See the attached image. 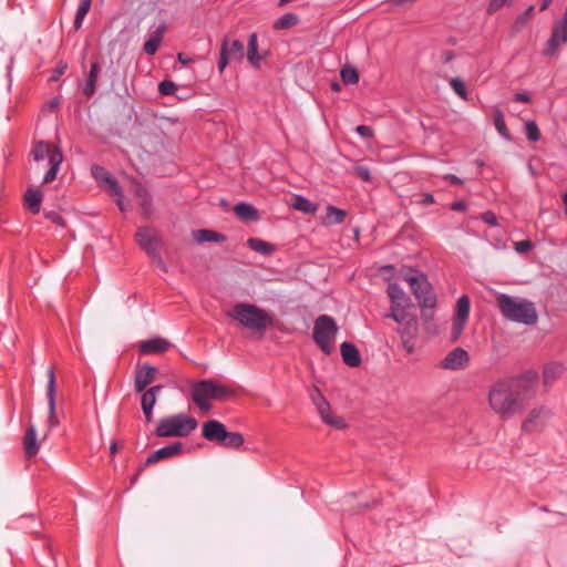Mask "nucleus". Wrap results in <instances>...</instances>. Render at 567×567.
<instances>
[{
  "mask_svg": "<svg viewBox=\"0 0 567 567\" xmlns=\"http://www.w3.org/2000/svg\"><path fill=\"white\" fill-rule=\"evenodd\" d=\"M537 380V372L527 371L517 379L495 382L488 392L489 408L503 421L514 417L534 395Z\"/></svg>",
  "mask_w": 567,
  "mask_h": 567,
  "instance_id": "nucleus-1",
  "label": "nucleus"
},
{
  "mask_svg": "<svg viewBox=\"0 0 567 567\" xmlns=\"http://www.w3.org/2000/svg\"><path fill=\"white\" fill-rule=\"evenodd\" d=\"M497 307L509 321L532 326L537 321V311L532 301L519 299L506 293H498L496 297Z\"/></svg>",
  "mask_w": 567,
  "mask_h": 567,
  "instance_id": "nucleus-2",
  "label": "nucleus"
},
{
  "mask_svg": "<svg viewBox=\"0 0 567 567\" xmlns=\"http://www.w3.org/2000/svg\"><path fill=\"white\" fill-rule=\"evenodd\" d=\"M236 394L235 390L214 379L196 382L192 389V399L202 411H209V400L228 401Z\"/></svg>",
  "mask_w": 567,
  "mask_h": 567,
  "instance_id": "nucleus-3",
  "label": "nucleus"
},
{
  "mask_svg": "<svg viewBox=\"0 0 567 567\" xmlns=\"http://www.w3.org/2000/svg\"><path fill=\"white\" fill-rule=\"evenodd\" d=\"M228 316L254 331L262 332L274 323V319L268 312L251 303H236Z\"/></svg>",
  "mask_w": 567,
  "mask_h": 567,
  "instance_id": "nucleus-4",
  "label": "nucleus"
},
{
  "mask_svg": "<svg viewBox=\"0 0 567 567\" xmlns=\"http://www.w3.org/2000/svg\"><path fill=\"white\" fill-rule=\"evenodd\" d=\"M197 426L195 417L178 413L161 419L154 433L157 437H186Z\"/></svg>",
  "mask_w": 567,
  "mask_h": 567,
  "instance_id": "nucleus-5",
  "label": "nucleus"
},
{
  "mask_svg": "<svg viewBox=\"0 0 567 567\" xmlns=\"http://www.w3.org/2000/svg\"><path fill=\"white\" fill-rule=\"evenodd\" d=\"M202 435L210 442H216L227 449H239L245 439L239 432H228L226 426L217 420H208L203 424Z\"/></svg>",
  "mask_w": 567,
  "mask_h": 567,
  "instance_id": "nucleus-6",
  "label": "nucleus"
},
{
  "mask_svg": "<svg viewBox=\"0 0 567 567\" xmlns=\"http://www.w3.org/2000/svg\"><path fill=\"white\" fill-rule=\"evenodd\" d=\"M339 331L336 320L328 315L319 316L313 324L312 338L319 349L327 355L333 350V341Z\"/></svg>",
  "mask_w": 567,
  "mask_h": 567,
  "instance_id": "nucleus-7",
  "label": "nucleus"
},
{
  "mask_svg": "<svg viewBox=\"0 0 567 567\" xmlns=\"http://www.w3.org/2000/svg\"><path fill=\"white\" fill-rule=\"evenodd\" d=\"M417 300L419 306L424 309H433L436 306V296L426 276L417 270H411L403 277Z\"/></svg>",
  "mask_w": 567,
  "mask_h": 567,
  "instance_id": "nucleus-8",
  "label": "nucleus"
},
{
  "mask_svg": "<svg viewBox=\"0 0 567 567\" xmlns=\"http://www.w3.org/2000/svg\"><path fill=\"white\" fill-rule=\"evenodd\" d=\"M31 155L35 162L49 159V169L43 176V184H49L55 179L56 174L60 169V165L63 161L62 152L59 147H52L47 142H38L31 151Z\"/></svg>",
  "mask_w": 567,
  "mask_h": 567,
  "instance_id": "nucleus-9",
  "label": "nucleus"
},
{
  "mask_svg": "<svg viewBox=\"0 0 567 567\" xmlns=\"http://www.w3.org/2000/svg\"><path fill=\"white\" fill-rule=\"evenodd\" d=\"M135 237L140 247L145 250L152 260L156 262L161 269L167 271V267L159 255L161 238L156 230L151 227H140Z\"/></svg>",
  "mask_w": 567,
  "mask_h": 567,
  "instance_id": "nucleus-10",
  "label": "nucleus"
},
{
  "mask_svg": "<svg viewBox=\"0 0 567 567\" xmlns=\"http://www.w3.org/2000/svg\"><path fill=\"white\" fill-rule=\"evenodd\" d=\"M388 296L391 300L390 313L388 318L393 319L398 323H402L405 319V308L410 305V299L404 290L395 282L389 284Z\"/></svg>",
  "mask_w": 567,
  "mask_h": 567,
  "instance_id": "nucleus-11",
  "label": "nucleus"
},
{
  "mask_svg": "<svg viewBox=\"0 0 567 567\" xmlns=\"http://www.w3.org/2000/svg\"><path fill=\"white\" fill-rule=\"evenodd\" d=\"M551 416V411L546 406H536L529 411L522 423V431L525 433L542 432Z\"/></svg>",
  "mask_w": 567,
  "mask_h": 567,
  "instance_id": "nucleus-12",
  "label": "nucleus"
},
{
  "mask_svg": "<svg viewBox=\"0 0 567 567\" xmlns=\"http://www.w3.org/2000/svg\"><path fill=\"white\" fill-rule=\"evenodd\" d=\"M565 43H567V7L563 18L554 23L550 38L543 50V54L551 56Z\"/></svg>",
  "mask_w": 567,
  "mask_h": 567,
  "instance_id": "nucleus-13",
  "label": "nucleus"
},
{
  "mask_svg": "<svg viewBox=\"0 0 567 567\" xmlns=\"http://www.w3.org/2000/svg\"><path fill=\"white\" fill-rule=\"evenodd\" d=\"M183 452V443L182 442H173L172 444H168L166 446H163L154 452H152L145 463L141 466V468L137 472V475L141 474V472L150 465H153L162 460L171 458L176 455H179Z\"/></svg>",
  "mask_w": 567,
  "mask_h": 567,
  "instance_id": "nucleus-14",
  "label": "nucleus"
},
{
  "mask_svg": "<svg viewBox=\"0 0 567 567\" xmlns=\"http://www.w3.org/2000/svg\"><path fill=\"white\" fill-rule=\"evenodd\" d=\"M468 362L470 355L467 351L462 348H455L445 355L440 367L446 370H460L465 368Z\"/></svg>",
  "mask_w": 567,
  "mask_h": 567,
  "instance_id": "nucleus-15",
  "label": "nucleus"
},
{
  "mask_svg": "<svg viewBox=\"0 0 567 567\" xmlns=\"http://www.w3.org/2000/svg\"><path fill=\"white\" fill-rule=\"evenodd\" d=\"M47 398L49 408V426L54 427L59 425V420L55 415V373L52 367L48 369Z\"/></svg>",
  "mask_w": 567,
  "mask_h": 567,
  "instance_id": "nucleus-16",
  "label": "nucleus"
},
{
  "mask_svg": "<svg viewBox=\"0 0 567 567\" xmlns=\"http://www.w3.org/2000/svg\"><path fill=\"white\" fill-rule=\"evenodd\" d=\"M133 192L138 200V206L145 218H150L153 214V202L148 189L140 182H134Z\"/></svg>",
  "mask_w": 567,
  "mask_h": 567,
  "instance_id": "nucleus-17",
  "label": "nucleus"
},
{
  "mask_svg": "<svg viewBox=\"0 0 567 567\" xmlns=\"http://www.w3.org/2000/svg\"><path fill=\"white\" fill-rule=\"evenodd\" d=\"M156 368L148 364H143L135 372L134 388L136 392H143L154 380Z\"/></svg>",
  "mask_w": 567,
  "mask_h": 567,
  "instance_id": "nucleus-18",
  "label": "nucleus"
},
{
  "mask_svg": "<svg viewBox=\"0 0 567 567\" xmlns=\"http://www.w3.org/2000/svg\"><path fill=\"white\" fill-rule=\"evenodd\" d=\"M172 347V343L161 337H155L146 341H142L138 346L143 354H161L166 352Z\"/></svg>",
  "mask_w": 567,
  "mask_h": 567,
  "instance_id": "nucleus-19",
  "label": "nucleus"
},
{
  "mask_svg": "<svg viewBox=\"0 0 567 567\" xmlns=\"http://www.w3.org/2000/svg\"><path fill=\"white\" fill-rule=\"evenodd\" d=\"M162 385H154L142 395V410L146 422H151L153 420V409L156 404L157 394L162 391Z\"/></svg>",
  "mask_w": 567,
  "mask_h": 567,
  "instance_id": "nucleus-20",
  "label": "nucleus"
},
{
  "mask_svg": "<svg viewBox=\"0 0 567 567\" xmlns=\"http://www.w3.org/2000/svg\"><path fill=\"white\" fill-rule=\"evenodd\" d=\"M220 49H226L227 56L237 62H241L245 56L244 44L239 40H231L228 35L224 37Z\"/></svg>",
  "mask_w": 567,
  "mask_h": 567,
  "instance_id": "nucleus-21",
  "label": "nucleus"
},
{
  "mask_svg": "<svg viewBox=\"0 0 567 567\" xmlns=\"http://www.w3.org/2000/svg\"><path fill=\"white\" fill-rule=\"evenodd\" d=\"M341 357L343 362L351 368H357L361 364V355L358 348L350 342H343L340 346Z\"/></svg>",
  "mask_w": 567,
  "mask_h": 567,
  "instance_id": "nucleus-22",
  "label": "nucleus"
},
{
  "mask_svg": "<svg viewBox=\"0 0 567 567\" xmlns=\"http://www.w3.org/2000/svg\"><path fill=\"white\" fill-rule=\"evenodd\" d=\"M39 447L40 445L37 440V429L33 424H29L23 439V449L25 456L28 458L35 456L39 452Z\"/></svg>",
  "mask_w": 567,
  "mask_h": 567,
  "instance_id": "nucleus-23",
  "label": "nucleus"
},
{
  "mask_svg": "<svg viewBox=\"0 0 567 567\" xmlns=\"http://www.w3.org/2000/svg\"><path fill=\"white\" fill-rule=\"evenodd\" d=\"M264 59V55L258 53V38L257 33L252 32L249 34L247 45V60L254 68H259Z\"/></svg>",
  "mask_w": 567,
  "mask_h": 567,
  "instance_id": "nucleus-24",
  "label": "nucleus"
},
{
  "mask_svg": "<svg viewBox=\"0 0 567 567\" xmlns=\"http://www.w3.org/2000/svg\"><path fill=\"white\" fill-rule=\"evenodd\" d=\"M164 32H165V25L164 24H161L152 34L151 37L148 38V40L144 43V52L147 54V55H154L161 43H162V40H163V35H164Z\"/></svg>",
  "mask_w": 567,
  "mask_h": 567,
  "instance_id": "nucleus-25",
  "label": "nucleus"
},
{
  "mask_svg": "<svg viewBox=\"0 0 567 567\" xmlns=\"http://www.w3.org/2000/svg\"><path fill=\"white\" fill-rule=\"evenodd\" d=\"M234 212L238 218L245 221H255L259 218L258 210L251 204L248 203H238L234 207Z\"/></svg>",
  "mask_w": 567,
  "mask_h": 567,
  "instance_id": "nucleus-26",
  "label": "nucleus"
},
{
  "mask_svg": "<svg viewBox=\"0 0 567 567\" xmlns=\"http://www.w3.org/2000/svg\"><path fill=\"white\" fill-rule=\"evenodd\" d=\"M42 193L38 189H28L24 195L25 207L32 213L38 214L41 208Z\"/></svg>",
  "mask_w": 567,
  "mask_h": 567,
  "instance_id": "nucleus-27",
  "label": "nucleus"
},
{
  "mask_svg": "<svg viewBox=\"0 0 567 567\" xmlns=\"http://www.w3.org/2000/svg\"><path fill=\"white\" fill-rule=\"evenodd\" d=\"M194 239L198 243H206V241H224L226 239L225 235L209 230V229H198L193 231Z\"/></svg>",
  "mask_w": 567,
  "mask_h": 567,
  "instance_id": "nucleus-28",
  "label": "nucleus"
},
{
  "mask_svg": "<svg viewBox=\"0 0 567 567\" xmlns=\"http://www.w3.org/2000/svg\"><path fill=\"white\" fill-rule=\"evenodd\" d=\"M100 72V66L96 62H93L90 68V72L86 79V83L83 89L84 95L87 97L92 96L96 90V81Z\"/></svg>",
  "mask_w": 567,
  "mask_h": 567,
  "instance_id": "nucleus-29",
  "label": "nucleus"
},
{
  "mask_svg": "<svg viewBox=\"0 0 567 567\" xmlns=\"http://www.w3.org/2000/svg\"><path fill=\"white\" fill-rule=\"evenodd\" d=\"M402 327L398 330L401 339H416L417 336V321L415 318L404 319Z\"/></svg>",
  "mask_w": 567,
  "mask_h": 567,
  "instance_id": "nucleus-30",
  "label": "nucleus"
},
{
  "mask_svg": "<svg viewBox=\"0 0 567 567\" xmlns=\"http://www.w3.org/2000/svg\"><path fill=\"white\" fill-rule=\"evenodd\" d=\"M564 372V367L561 363L558 362H551L545 365L543 370V377L545 380V383H551L557 378H559Z\"/></svg>",
  "mask_w": 567,
  "mask_h": 567,
  "instance_id": "nucleus-31",
  "label": "nucleus"
},
{
  "mask_svg": "<svg viewBox=\"0 0 567 567\" xmlns=\"http://www.w3.org/2000/svg\"><path fill=\"white\" fill-rule=\"evenodd\" d=\"M493 122H494L495 128L497 130L499 135L502 137H504L505 140L509 141L511 134H509L506 123H505L504 113L499 109L494 110Z\"/></svg>",
  "mask_w": 567,
  "mask_h": 567,
  "instance_id": "nucleus-32",
  "label": "nucleus"
},
{
  "mask_svg": "<svg viewBox=\"0 0 567 567\" xmlns=\"http://www.w3.org/2000/svg\"><path fill=\"white\" fill-rule=\"evenodd\" d=\"M247 246L264 256L270 255L274 251V246L265 240L259 238H249L247 240Z\"/></svg>",
  "mask_w": 567,
  "mask_h": 567,
  "instance_id": "nucleus-33",
  "label": "nucleus"
},
{
  "mask_svg": "<svg viewBox=\"0 0 567 567\" xmlns=\"http://www.w3.org/2000/svg\"><path fill=\"white\" fill-rule=\"evenodd\" d=\"M312 401L317 408V412L319 413L321 420L330 415V404L318 390H316V394L312 395Z\"/></svg>",
  "mask_w": 567,
  "mask_h": 567,
  "instance_id": "nucleus-34",
  "label": "nucleus"
},
{
  "mask_svg": "<svg viewBox=\"0 0 567 567\" xmlns=\"http://www.w3.org/2000/svg\"><path fill=\"white\" fill-rule=\"evenodd\" d=\"M299 22V17L296 13L289 12L281 16L275 23V30H286L295 27Z\"/></svg>",
  "mask_w": 567,
  "mask_h": 567,
  "instance_id": "nucleus-35",
  "label": "nucleus"
},
{
  "mask_svg": "<svg viewBox=\"0 0 567 567\" xmlns=\"http://www.w3.org/2000/svg\"><path fill=\"white\" fill-rule=\"evenodd\" d=\"M471 301L468 296L463 295L456 303L455 317L456 319L467 320L470 316Z\"/></svg>",
  "mask_w": 567,
  "mask_h": 567,
  "instance_id": "nucleus-36",
  "label": "nucleus"
},
{
  "mask_svg": "<svg viewBox=\"0 0 567 567\" xmlns=\"http://www.w3.org/2000/svg\"><path fill=\"white\" fill-rule=\"evenodd\" d=\"M292 206L297 210H300V212L306 213V214H313L317 210V207H316L315 204H312L306 197L300 196V195H296L293 197Z\"/></svg>",
  "mask_w": 567,
  "mask_h": 567,
  "instance_id": "nucleus-37",
  "label": "nucleus"
},
{
  "mask_svg": "<svg viewBox=\"0 0 567 567\" xmlns=\"http://www.w3.org/2000/svg\"><path fill=\"white\" fill-rule=\"evenodd\" d=\"M347 217V213L343 209L337 208L334 206H328L327 208V221L329 224L339 225L344 221Z\"/></svg>",
  "mask_w": 567,
  "mask_h": 567,
  "instance_id": "nucleus-38",
  "label": "nucleus"
},
{
  "mask_svg": "<svg viewBox=\"0 0 567 567\" xmlns=\"http://www.w3.org/2000/svg\"><path fill=\"white\" fill-rule=\"evenodd\" d=\"M91 1L92 0H81L80 4L78 7V11L75 14V19L73 22L74 29L79 30L82 27L83 20L85 16L89 13L91 9Z\"/></svg>",
  "mask_w": 567,
  "mask_h": 567,
  "instance_id": "nucleus-39",
  "label": "nucleus"
},
{
  "mask_svg": "<svg viewBox=\"0 0 567 567\" xmlns=\"http://www.w3.org/2000/svg\"><path fill=\"white\" fill-rule=\"evenodd\" d=\"M340 76L344 84H355L359 82V73L352 66H343L340 71Z\"/></svg>",
  "mask_w": 567,
  "mask_h": 567,
  "instance_id": "nucleus-40",
  "label": "nucleus"
},
{
  "mask_svg": "<svg viewBox=\"0 0 567 567\" xmlns=\"http://www.w3.org/2000/svg\"><path fill=\"white\" fill-rule=\"evenodd\" d=\"M92 176L100 185H104L112 177V175L103 167L99 165H93L91 167Z\"/></svg>",
  "mask_w": 567,
  "mask_h": 567,
  "instance_id": "nucleus-41",
  "label": "nucleus"
},
{
  "mask_svg": "<svg viewBox=\"0 0 567 567\" xmlns=\"http://www.w3.org/2000/svg\"><path fill=\"white\" fill-rule=\"evenodd\" d=\"M450 85L453 91L460 96L462 100L467 101L468 94L464 82L460 78H452L450 80Z\"/></svg>",
  "mask_w": 567,
  "mask_h": 567,
  "instance_id": "nucleus-42",
  "label": "nucleus"
},
{
  "mask_svg": "<svg viewBox=\"0 0 567 567\" xmlns=\"http://www.w3.org/2000/svg\"><path fill=\"white\" fill-rule=\"evenodd\" d=\"M525 134L530 142H537L540 138L539 128L534 121L526 122Z\"/></svg>",
  "mask_w": 567,
  "mask_h": 567,
  "instance_id": "nucleus-43",
  "label": "nucleus"
},
{
  "mask_svg": "<svg viewBox=\"0 0 567 567\" xmlns=\"http://www.w3.org/2000/svg\"><path fill=\"white\" fill-rule=\"evenodd\" d=\"M105 189L113 197H123V192L117 181L114 177H111L106 184L103 185Z\"/></svg>",
  "mask_w": 567,
  "mask_h": 567,
  "instance_id": "nucleus-44",
  "label": "nucleus"
},
{
  "mask_svg": "<svg viewBox=\"0 0 567 567\" xmlns=\"http://www.w3.org/2000/svg\"><path fill=\"white\" fill-rule=\"evenodd\" d=\"M326 424L330 425L333 429L341 430L346 427V422L342 417L334 415L330 412L326 419L322 420Z\"/></svg>",
  "mask_w": 567,
  "mask_h": 567,
  "instance_id": "nucleus-45",
  "label": "nucleus"
},
{
  "mask_svg": "<svg viewBox=\"0 0 567 567\" xmlns=\"http://www.w3.org/2000/svg\"><path fill=\"white\" fill-rule=\"evenodd\" d=\"M158 91L162 95H173L177 91V85L169 80H164L158 84Z\"/></svg>",
  "mask_w": 567,
  "mask_h": 567,
  "instance_id": "nucleus-46",
  "label": "nucleus"
},
{
  "mask_svg": "<svg viewBox=\"0 0 567 567\" xmlns=\"http://www.w3.org/2000/svg\"><path fill=\"white\" fill-rule=\"evenodd\" d=\"M534 10H535V7L534 6H529L526 9V11L516 19L515 27L517 29L523 28L529 21Z\"/></svg>",
  "mask_w": 567,
  "mask_h": 567,
  "instance_id": "nucleus-47",
  "label": "nucleus"
},
{
  "mask_svg": "<svg viewBox=\"0 0 567 567\" xmlns=\"http://www.w3.org/2000/svg\"><path fill=\"white\" fill-rule=\"evenodd\" d=\"M467 320H461L454 318L453 326H452V339L457 340L458 337L462 334L465 323Z\"/></svg>",
  "mask_w": 567,
  "mask_h": 567,
  "instance_id": "nucleus-48",
  "label": "nucleus"
},
{
  "mask_svg": "<svg viewBox=\"0 0 567 567\" xmlns=\"http://www.w3.org/2000/svg\"><path fill=\"white\" fill-rule=\"evenodd\" d=\"M354 174L362 181V182H371V173L370 169L367 166L358 165L354 167Z\"/></svg>",
  "mask_w": 567,
  "mask_h": 567,
  "instance_id": "nucleus-49",
  "label": "nucleus"
},
{
  "mask_svg": "<svg viewBox=\"0 0 567 567\" xmlns=\"http://www.w3.org/2000/svg\"><path fill=\"white\" fill-rule=\"evenodd\" d=\"M481 219L492 226V227H496L498 226V221H497V217L496 215L492 212V210H486L484 212L482 215H481Z\"/></svg>",
  "mask_w": 567,
  "mask_h": 567,
  "instance_id": "nucleus-50",
  "label": "nucleus"
},
{
  "mask_svg": "<svg viewBox=\"0 0 567 567\" xmlns=\"http://www.w3.org/2000/svg\"><path fill=\"white\" fill-rule=\"evenodd\" d=\"M44 215L48 220H50L51 223H53L58 226L63 227L65 225L64 218L54 210L47 212Z\"/></svg>",
  "mask_w": 567,
  "mask_h": 567,
  "instance_id": "nucleus-51",
  "label": "nucleus"
},
{
  "mask_svg": "<svg viewBox=\"0 0 567 567\" xmlns=\"http://www.w3.org/2000/svg\"><path fill=\"white\" fill-rule=\"evenodd\" d=\"M231 60L227 56V52H226V49H220V52H219V60H218V71L220 73L224 72V70L226 69V66L229 64Z\"/></svg>",
  "mask_w": 567,
  "mask_h": 567,
  "instance_id": "nucleus-52",
  "label": "nucleus"
},
{
  "mask_svg": "<svg viewBox=\"0 0 567 567\" xmlns=\"http://www.w3.org/2000/svg\"><path fill=\"white\" fill-rule=\"evenodd\" d=\"M355 132L362 136V137H365V138H371L373 137V128L371 126H368V125H358L355 127Z\"/></svg>",
  "mask_w": 567,
  "mask_h": 567,
  "instance_id": "nucleus-53",
  "label": "nucleus"
},
{
  "mask_svg": "<svg viewBox=\"0 0 567 567\" xmlns=\"http://www.w3.org/2000/svg\"><path fill=\"white\" fill-rule=\"evenodd\" d=\"M533 248V243L530 240H520L515 243V250L519 254H524L529 251Z\"/></svg>",
  "mask_w": 567,
  "mask_h": 567,
  "instance_id": "nucleus-54",
  "label": "nucleus"
},
{
  "mask_svg": "<svg viewBox=\"0 0 567 567\" xmlns=\"http://www.w3.org/2000/svg\"><path fill=\"white\" fill-rule=\"evenodd\" d=\"M508 0H491L488 4V12L493 13L499 10Z\"/></svg>",
  "mask_w": 567,
  "mask_h": 567,
  "instance_id": "nucleus-55",
  "label": "nucleus"
},
{
  "mask_svg": "<svg viewBox=\"0 0 567 567\" xmlns=\"http://www.w3.org/2000/svg\"><path fill=\"white\" fill-rule=\"evenodd\" d=\"M402 343L406 352L412 353L415 348V339H402Z\"/></svg>",
  "mask_w": 567,
  "mask_h": 567,
  "instance_id": "nucleus-56",
  "label": "nucleus"
},
{
  "mask_svg": "<svg viewBox=\"0 0 567 567\" xmlns=\"http://www.w3.org/2000/svg\"><path fill=\"white\" fill-rule=\"evenodd\" d=\"M514 101L528 103L530 102V96L527 93H516L514 95Z\"/></svg>",
  "mask_w": 567,
  "mask_h": 567,
  "instance_id": "nucleus-57",
  "label": "nucleus"
},
{
  "mask_svg": "<svg viewBox=\"0 0 567 567\" xmlns=\"http://www.w3.org/2000/svg\"><path fill=\"white\" fill-rule=\"evenodd\" d=\"M444 179L449 181L450 183L456 184V185H462L463 184V181L460 177H457L456 175H454V174H446L444 176Z\"/></svg>",
  "mask_w": 567,
  "mask_h": 567,
  "instance_id": "nucleus-58",
  "label": "nucleus"
},
{
  "mask_svg": "<svg viewBox=\"0 0 567 567\" xmlns=\"http://www.w3.org/2000/svg\"><path fill=\"white\" fill-rule=\"evenodd\" d=\"M435 199H434V196L432 194H424L422 196V199L420 200V203L422 205H432L434 204Z\"/></svg>",
  "mask_w": 567,
  "mask_h": 567,
  "instance_id": "nucleus-59",
  "label": "nucleus"
},
{
  "mask_svg": "<svg viewBox=\"0 0 567 567\" xmlns=\"http://www.w3.org/2000/svg\"><path fill=\"white\" fill-rule=\"evenodd\" d=\"M451 208H452V210H455V212H463L466 209V205L464 202H454V203H452Z\"/></svg>",
  "mask_w": 567,
  "mask_h": 567,
  "instance_id": "nucleus-60",
  "label": "nucleus"
},
{
  "mask_svg": "<svg viewBox=\"0 0 567 567\" xmlns=\"http://www.w3.org/2000/svg\"><path fill=\"white\" fill-rule=\"evenodd\" d=\"M177 60L178 62H181L182 64H188L190 62V59L187 58L184 53H178L177 55Z\"/></svg>",
  "mask_w": 567,
  "mask_h": 567,
  "instance_id": "nucleus-61",
  "label": "nucleus"
},
{
  "mask_svg": "<svg viewBox=\"0 0 567 567\" xmlns=\"http://www.w3.org/2000/svg\"><path fill=\"white\" fill-rule=\"evenodd\" d=\"M118 447H120L118 443L116 441H113L110 445V453L112 455H115L118 451Z\"/></svg>",
  "mask_w": 567,
  "mask_h": 567,
  "instance_id": "nucleus-62",
  "label": "nucleus"
},
{
  "mask_svg": "<svg viewBox=\"0 0 567 567\" xmlns=\"http://www.w3.org/2000/svg\"><path fill=\"white\" fill-rule=\"evenodd\" d=\"M443 59H444V62H450L454 59V54L452 51H444L443 52Z\"/></svg>",
  "mask_w": 567,
  "mask_h": 567,
  "instance_id": "nucleus-63",
  "label": "nucleus"
},
{
  "mask_svg": "<svg viewBox=\"0 0 567 567\" xmlns=\"http://www.w3.org/2000/svg\"><path fill=\"white\" fill-rule=\"evenodd\" d=\"M330 87L333 92L341 91V84L337 81L331 82Z\"/></svg>",
  "mask_w": 567,
  "mask_h": 567,
  "instance_id": "nucleus-64",
  "label": "nucleus"
}]
</instances>
